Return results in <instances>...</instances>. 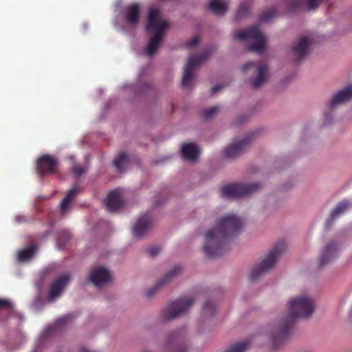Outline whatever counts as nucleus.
Wrapping results in <instances>:
<instances>
[{"instance_id": "obj_1", "label": "nucleus", "mask_w": 352, "mask_h": 352, "mask_svg": "<svg viewBox=\"0 0 352 352\" xmlns=\"http://www.w3.org/2000/svg\"><path fill=\"white\" fill-rule=\"evenodd\" d=\"M243 228L241 220L233 214L219 219L214 229L206 234L204 251L206 255L215 258L228 250L229 240L239 233Z\"/></svg>"}, {"instance_id": "obj_2", "label": "nucleus", "mask_w": 352, "mask_h": 352, "mask_svg": "<svg viewBox=\"0 0 352 352\" xmlns=\"http://www.w3.org/2000/svg\"><path fill=\"white\" fill-rule=\"evenodd\" d=\"M316 308L312 298L306 296L294 298L289 301L288 314L281 320L278 332L273 333V349H278L291 334L296 318H308Z\"/></svg>"}, {"instance_id": "obj_3", "label": "nucleus", "mask_w": 352, "mask_h": 352, "mask_svg": "<svg viewBox=\"0 0 352 352\" xmlns=\"http://www.w3.org/2000/svg\"><path fill=\"white\" fill-rule=\"evenodd\" d=\"M167 21L162 19L160 12L157 9L151 8L148 13L146 24V30L149 34L153 35L146 47V53L152 56L158 49L164 32L168 28Z\"/></svg>"}, {"instance_id": "obj_4", "label": "nucleus", "mask_w": 352, "mask_h": 352, "mask_svg": "<svg viewBox=\"0 0 352 352\" xmlns=\"http://www.w3.org/2000/svg\"><path fill=\"white\" fill-rule=\"evenodd\" d=\"M234 37L238 41L252 40L254 43L248 47L250 52H262L265 47L266 38L261 32L259 25H252L245 30H239L234 32Z\"/></svg>"}, {"instance_id": "obj_5", "label": "nucleus", "mask_w": 352, "mask_h": 352, "mask_svg": "<svg viewBox=\"0 0 352 352\" xmlns=\"http://www.w3.org/2000/svg\"><path fill=\"white\" fill-rule=\"evenodd\" d=\"M286 244L281 241L278 242L266 258L261 263L254 267L250 274L249 278L252 281L256 280L265 272L273 267L278 257L285 251Z\"/></svg>"}, {"instance_id": "obj_6", "label": "nucleus", "mask_w": 352, "mask_h": 352, "mask_svg": "<svg viewBox=\"0 0 352 352\" xmlns=\"http://www.w3.org/2000/svg\"><path fill=\"white\" fill-rule=\"evenodd\" d=\"M192 297H182L171 302L163 311L162 318L165 320H171L185 313L193 304Z\"/></svg>"}, {"instance_id": "obj_7", "label": "nucleus", "mask_w": 352, "mask_h": 352, "mask_svg": "<svg viewBox=\"0 0 352 352\" xmlns=\"http://www.w3.org/2000/svg\"><path fill=\"white\" fill-rule=\"evenodd\" d=\"M259 183L233 184L225 186L220 190L222 197L228 198H239L255 192L260 188Z\"/></svg>"}, {"instance_id": "obj_8", "label": "nucleus", "mask_w": 352, "mask_h": 352, "mask_svg": "<svg viewBox=\"0 0 352 352\" xmlns=\"http://www.w3.org/2000/svg\"><path fill=\"white\" fill-rule=\"evenodd\" d=\"M208 56L209 53L208 52H204L201 54H193L189 57L184 66V75L181 82L182 87L188 85L190 80L194 78V70L199 67V65L205 60Z\"/></svg>"}, {"instance_id": "obj_9", "label": "nucleus", "mask_w": 352, "mask_h": 352, "mask_svg": "<svg viewBox=\"0 0 352 352\" xmlns=\"http://www.w3.org/2000/svg\"><path fill=\"white\" fill-rule=\"evenodd\" d=\"M243 72L248 69H254L256 73L255 78L252 79L251 84L254 89H258L266 81L267 78V65L265 63H257L248 61L241 68Z\"/></svg>"}, {"instance_id": "obj_10", "label": "nucleus", "mask_w": 352, "mask_h": 352, "mask_svg": "<svg viewBox=\"0 0 352 352\" xmlns=\"http://www.w3.org/2000/svg\"><path fill=\"white\" fill-rule=\"evenodd\" d=\"M166 352H186V336L184 330L170 333L166 342Z\"/></svg>"}, {"instance_id": "obj_11", "label": "nucleus", "mask_w": 352, "mask_h": 352, "mask_svg": "<svg viewBox=\"0 0 352 352\" xmlns=\"http://www.w3.org/2000/svg\"><path fill=\"white\" fill-rule=\"evenodd\" d=\"M58 166L57 158L45 154L40 157L36 162V171L43 176L45 174H54Z\"/></svg>"}, {"instance_id": "obj_12", "label": "nucleus", "mask_w": 352, "mask_h": 352, "mask_svg": "<svg viewBox=\"0 0 352 352\" xmlns=\"http://www.w3.org/2000/svg\"><path fill=\"white\" fill-rule=\"evenodd\" d=\"M311 41L309 37L302 36L299 38L298 41L294 45L292 48V52L294 56L296 63L300 61L307 54Z\"/></svg>"}, {"instance_id": "obj_13", "label": "nucleus", "mask_w": 352, "mask_h": 352, "mask_svg": "<svg viewBox=\"0 0 352 352\" xmlns=\"http://www.w3.org/2000/svg\"><path fill=\"white\" fill-rule=\"evenodd\" d=\"M339 247L334 241L330 242L323 250L320 258V267H322L338 256Z\"/></svg>"}, {"instance_id": "obj_14", "label": "nucleus", "mask_w": 352, "mask_h": 352, "mask_svg": "<svg viewBox=\"0 0 352 352\" xmlns=\"http://www.w3.org/2000/svg\"><path fill=\"white\" fill-rule=\"evenodd\" d=\"M69 280L70 276L68 274H64L56 278L50 286L49 298L52 300L59 296Z\"/></svg>"}, {"instance_id": "obj_15", "label": "nucleus", "mask_w": 352, "mask_h": 352, "mask_svg": "<svg viewBox=\"0 0 352 352\" xmlns=\"http://www.w3.org/2000/svg\"><path fill=\"white\" fill-rule=\"evenodd\" d=\"M69 280L70 276L68 274H64L56 278L50 286L49 298L52 300L59 296Z\"/></svg>"}, {"instance_id": "obj_16", "label": "nucleus", "mask_w": 352, "mask_h": 352, "mask_svg": "<svg viewBox=\"0 0 352 352\" xmlns=\"http://www.w3.org/2000/svg\"><path fill=\"white\" fill-rule=\"evenodd\" d=\"M250 143V138L246 137L244 139L228 145L224 150V156L228 159H233L241 155L245 147Z\"/></svg>"}, {"instance_id": "obj_17", "label": "nucleus", "mask_w": 352, "mask_h": 352, "mask_svg": "<svg viewBox=\"0 0 352 352\" xmlns=\"http://www.w3.org/2000/svg\"><path fill=\"white\" fill-rule=\"evenodd\" d=\"M105 204L109 211L114 212L120 209L124 205V200L120 189L110 192L105 201Z\"/></svg>"}, {"instance_id": "obj_18", "label": "nucleus", "mask_w": 352, "mask_h": 352, "mask_svg": "<svg viewBox=\"0 0 352 352\" xmlns=\"http://www.w3.org/2000/svg\"><path fill=\"white\" fill-rule=\"evenodd\" d=\"M90 280L97 287L110 281L111 277L109 271L102 267L92 270L89 276Z\"/></svg>"}, {"instance_id": "obj_19", "label": "nucleus", "mask_w": 352, "mask_h": 352, "mask_svg": "<svg viewBox=\"0 0 352 352\" xmlns=\"http://www.w3.org/2000/svg\"><path fill=\"white\" fill-rule=\"evenodd\" d=\"M352 99V86H349L338 91L329 103L331 109L335 108L338 104L346 102Z\"/></svg>"}, {"instance_id": "obj_20", "label": "nucleus", "mask_w": 352, "mask_h": 352, "mask_svg": "<svg viewBox=\"0 0 352 352\" xmlns=\"http://www.w3.org/2000/svg\"><path fill=\"white\" fill-rule=\"evenodd\" d=\"M151 219L148 214L141 216L133 226V234L136 237L143 236L148 230L151 225Z\"/></svg>"}, {"instance_id": "obj_21", "label": "nucleus", "mask_w": 352, "mask_h": 352, "mask_svg": "<svg viewBox=\"0 0 352 352\" xmlns=\"http://www.w3.org/2000/svg\"><path fill=\"white\" fill-rule=\"evenodd\" d=\"M182 272V267L179 266L175 267L170 272L166 274L157 284L147 291V296H152L156 291L162 287L165 283L170 281L174 277Z\"/></svg>"}, {"instance_id": "obj_22", "label": "nucleus", "mask_w": 352, "mask_h": 352, "mask_svg": "<svg viewBox=\"0 0 352 352\" xmlns=\"http://www.w3.org/2000/svg\"><path fill=\"white\" fill-rule=\"evenodd\" d=\"M125 12V19L129 24L135 25L138 23L140 13L138 4L133 3L127 6Z\"/></svg>"}, {"instance_id": "obj_23", "label": "nucleus", "mask_w": 352, "mask_h": 352, "mask_svg": "<svg viewBox=\"0 0 352 352\" xmlns=\"http://www.w3.org/2000/svg\"><path fill=\"white\" fill-rule=\"evenodd\" d=\"M181 152L183 158L189 161H195L199 154V148L193 143L184 144Z\"/></svg>"}, {"instance_id": "obj_24", "label": "nucleus", "mask_w": 352, "mask_h": 352, "mask_svg": "<svg viewBox=\"0 0 352 352\" xmlns=\"http://www.w3.org/2000/svg\"><path fill=\"white\" fill-rule=\"evenodd\" d=\"M80 190H81L80 186L76 184L74 187L68 191L66 197L61 201L60 203V208L63 214L66 212L69 206Z\"/></svg>"}, {"instance_id": "obj_25", "label": "nucleus", "mask_w": 352, "mask_h": 352, "mask_svg": "<svg viewBox=\"0 0 352 352\" xmlns=\"http://www.w3.org/2000/svg\"><path fill=\"white\" fill-rule=\"evenodd\" d=\"M350 206V203L347 200L340 201L336 208L331 212L329 219L327 221L326 227L329 228L335 219L341 213L344 212Z\"/></svg>"}, {"instance_id": "obj_26", "label": "nucleus", "mask_w": 352, "mask_h": 352, "mask_svg": "<svg viewBox=\"0 0 352 352\" xmlns=\"http://www.w3.org/2000/svg\"><path fill=\"white\" fill-rule=\"evenodd\" d=\"M208 9L217 15L224 14L228 9V6L219 0H210Z\"/></svg>"}, {"instance_id": "obj_27", "label": "nucleus", "mask_w": 352, "mask_h": 352, "mask_svg": "<svg viewBox=\"0 0 352 352\" xmlns=\"http://www.w3.org/2000/svg\"><path fill=\"white\" fill-rule=\"evenodd\" d=\"M36 247L35 245H30L28 248L21 250L18 252V259L20 261H25L31 258L35 254Z\"/></svg>"}, {"instance_id": "obj_28", "label": "nucleus", "mask_w": 352, "mask_h": 352, "mask_svg": "<svg viewBox=\"0 0 352 352\" xmlns=\"http://www.w3.org/2000/svg\"><path fill=\"white\" fill-rule=\"evenodd\" d=\"M71 238V234L67 230H63L59 232L57 239L56 245L59 250H63L66 243Z\"/></svg>"}, {"instance_id": "obj_29", "label": "nucleus", "mask_w": 352, "mask_h": 352, "mask_svg": "<svg viewBox=\"0 0 352 352\" xmlns=\"http://www.w3.org/2000/svg\"><path fill=\"white\" fill-rule=\"evenodd\" d=\"M126 163L127 156L124 153H120L113 161L114 166L120 172L124 171Z\"/></svg>"}, {"instance_id": "obj_30", "label": "nucleus", "mask_w": 352, "mask_h": 352, "mask_svg": "<svg viewBox=\"0 0 352 352\" xmlns=\"http://www.w3.org/2000/svg\"><path fill=\"white\" fill-rule=\"evenodd\" d=\"M250 14V6L248 3H241L236 14V19L240 21L247 17Z\"/></svg>"}, {"instance_id": "obj_31", "label": "nucleus", "mask_w": 352, "mask_h": 352, "mask_svg": "<svg viewBox=\"0 0 352 352\" xmlns=\"http://www.w3.org/2000/svg\"><path fill=\"white\" fill-rule=\"evenodd\" d=\"M250 345V342L248 340L237 342L234 344L232 345L227 351L225 352H244L248 346Z\"/></svg>"}, {"instance_id": "obj_32", "label": "nucleus", "mask_w": 352, "mask_h": 352, "mask_svg": "<svg viewBox=\"0 0 352 352\" xmlns=\"http://www.w3.org/2000/svg\"><path fill=\"white\" fill-rule=\"evenodd\" d=\"M278 11L276 8H272L259 16L261 22H268L270 19L277 16Z\"/></svg>"}, {"instance_id": "obj_33", "label": "nucleus", "mask_w": 352, "mask_h": 352, "mask_svg": "<svg viewBox=\"0 0 352 352\" xmlns=\"http://www.w3.org/2000/svg\"><path fill=\"white\" fill-rule=\"evenodd\" d=\"M87 170V168L82 166L80 164H74L72 168V173L76 177H79L83 173H85Z\"/></svg>"}, {"instance_id": "obj_34", "label": "nucleus", "mask_w": 352, "mask_h": 352, "mask_svg": "<svg viewBox=\"0 0 352 352\" xmlns=\"http://www.w3.org/2000/svg\"><path fill=\"white\" fill-rule=\"evenodd\" d=\"M219 109L218 107H216V106L212 107L210 108H208V109L203 111L202 116L205 119H210V118H212L219 111Z\"/></svg>"}, {"instance_id": "obj_35", "label": "nucleus", "mask_w": 352, "mask_h": 352, "mask_svg": "<svg viewBox=\"0 0 352 352\" xmlns=\"http://www.w3.org/2000/svg\"><path fill=\"white\" fill-rule=\"evenodd\" d=\"M203 309L205 313L212 314L214 312L215 306L212 302L207 301L205 302Z\"/></svg>"}, {"instance_id": "obj_36", "label": "nucleus", "mask_w": 352, "mask_h": 352, "mask_svg": "<svg viewBox=\"0 0 352 352\" xmlns=\"http://www.w3.org/2000/svg\"><path fill=\"white\" fill-rule=\"evenodd\" d=\"M161 251V248L159 246H151L146 250V252L148 256L153 257L156 256Z\"/></svg>"}, {"instance_id": "obj_37", "label": "nucleus", "mask_w": 352, "mask_h": 352, "mask_svg": "<svg viewBox=\"0 0 352 352\" xmlns=\"http://www.w3.org/2000/svg\"><path fill=\"white\" fill-rule=\"evenodd\" d=\"M12 308V305L8 300L0 299V310L1 309H10Z\"/></svg>"}, {"instance_id": "obj_38", "label": "nucleus", "mask_w": 352, "mask_h": 352, "mask_svg": "<svg viewBox=\"0 0 352 352\" xmlns=\"http://www.w3.org/2000/svg\"><path fill=\"white\" fill-rule=\"evenodd\" d=\"M199 38L197 36H195L192 38H191L188 42L186 43V47L190 48L194 46H196L199 43Z\"/></svg>"}, {"instance_id": "obj_39", "label": "nucleus", "mask_w": 352, "mask_h": 352, "mask_svg": "<svg viewBox=\"0 0 352 352\" xmlns=\"http://www.w3.org/2000/svg\"><path fill=\"white\" fill-rule=\"evenodd\" d=\"M223 88V85H216L211 88V92H212V94L217 93L219 90H221Z\"/></svg>"}, {"instance_id": "obj_40", "label": "nucleus", "mask_w": 352, "mask_h": 352, "mask_svg": "<svg viewBox=\"0 0 352 352\" xmlns=\"http://www.w3.org/2000/svg\"><path fill=\"white\" fill-rule=\"evenodd\" d=\"M69 316H63L58 320V323L59 324H63L69 320Z\"/></svg>"}, {"instance_id": "obj_41", "label": "nucleus", "mask_w": 352, "mask_h": 352, "mask_svg": "<svg viewBox=\"0 0 352 352\" xmlns=\"http://www.w3.org/2000/svg\"><path fill=\"white\" fill-rule=\"evenodd\" d=\"M331 119H332V117H331V116L329 113L325 114V116H324V123L326 124L330 123Z\"/></svg>"}, {"instance_id": "obj_42", "label": "nucleus", "mask_w": 352, "mask_h": 352, "mask_svg": "<svg viewBox=\"0 0 352 352\" xmlns=\"http://www.w3.org/2000/svg\"><path fill=\"white\" fill-rule=\"evenodd\" d=\"M47 234H48V232L46 233V234L45 235V237H47Z\"/></svg>"}]
</instances>
